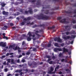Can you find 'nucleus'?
<instances>
[{"instance_id":"f257e3e1","label":"nucleus","mask_w":76,"mask_h":76,"mask_svg":"<svg viewBox=\"0 0 76 76\" xmlns=\"http://www.w3.org/2000/svg\"><path fill=\"white\" fill-rule=\"evenodd\" d=\"M35 32H33L32 34H31V33L30 32H29L28 33L27 35V37H28V35L29 37H28L27 39L28 41H31V39L32 38H31V37H32L33 38V41L34 42V41L36 39V38H35V37H35V35H37L38 37H41V36L38 34V33H39V31L35 30Z\"/></svg>"},{"instance_id":"f03ea898","label":"nucleus","mask_w":76,"mask_h":76,"mask_svg":"<svg viewBox=\"0 0 76 76\" xmlns=\"http://www.w3.org/2000/svg\"><path fill=\"white\" fill-rule=\"evenodd\" d=\"M31 19V18L30 17H28L27 18V19H26V18H25L24 19V22L21 23H20V25L21 26H22V25H24L25 23H26V24H27L28 25H29V24H30V25H33L34 24V22H32L31 23H30V22L29 21V20Z\"/></svg>"},{"instance_id":"7ed1b4c3","label":"nucleus","mask_w":76,"mask_h":76,"mask_svg":"<svg viewBox=\"0 0 76 76\" xmlns=\"http://www.w3.org/2000/svg\"><path fill=\"white\" fill-rule=\"evenodd\" d=\"M38 19H43V20H47L48 19V17L45 15L44 16L42 14H41L39 16H37Z\"/></svg>"},{"instance_id":"20e7f679","label":"nucleus","mask_w":76,"mask_h":76,"mask_svg":"<svg viewBox=\"0 0 76 76\" xmlns=\"http://www.w3.org/2000/svg\"><path fill=\"white\" fill-rule=\"evenodd\" d=\"M76 35H71V37L70 36H62V38H63L65 40H66L67 39H70L71 40L72 38L73 39L75 38H76Z\"/></svg>"},{"instance_id":"39448f33","label":"nucleus","mask_w":76,"mask_h":76,"mask_svg":"<svg viewBox=\"0 0 76 76\" xmlns=\"http://www.w3.org/2000/svg\"><path fill=\"white\" fill-rule=\"evenodd\" d=\"M15 45L14 44L12 45H10L9 48V49L10 50H11L12 48L13 50H18V53H20V50H19V47L18 48V46H17L15 48Z\"/></svg>"},{"instance_id":"423d86ee","label":"nucleus","mask_w":76,"mask_h":76,"mask_svg":"<svg viewBox=\"0 0 76 76\" xmlns=\"http://www.w3.org/2000/svg\"><path fill=\"white\" fill-rule=\"evenodd\" d=\"M54 41H57V42H63V39H61L60 38V37H56L54 39Z\"/></svg>"},{"instance_id":"0eeeda50","label":"nucleus","mask_w":76,"mask_h":76,"mask_svg":"<svg viewBox=\"0 0 76 76\" xmlns=\"http://www.w3.org/2000/svg\"><path fill=\"white\" fill-rule=\"evenodd\" d=\"M55 52H58V51H63V49L61 48H55L54 49Z\"/></svg>"},{"instance_id":"6e6552de","label":"nucleus","mask_w":76,"mask_h":76,"mask_svg":"<svg viewBox=\"0 0 76 76\" xmlns=\"http://www.w3.org/2000/svg\"><path fill=\"white\" fill-rule=\"evenodd\" d=\"M68 58V56H67L66 57V58L65 60L64 59H62L61 60V62H64L65 63H66V62H68V61L69 60V59H67V58Z\"/></svg>"},{"instance_id":"1a4fd4ad","label":"nucleus","mask_w":76,"mask_h":76,"mask_svg":"<svg viewBox=\"0 0 76 76\" xmlns=\"http://www.w3.org/2000/svg\"><path fill=\"white\" fill-rule=\"evenodd\" d=\"M0 46H2L4 48H5V47L6 46V42L3 43V42H1L0 43Z\"/></svg>"},{"instance_id":"9d476101","label":"nucleus","mask_w":76,"mask_h":76,"mask_svg":"<svg viewBox=\"0 0 76 76\" xmlns=\"http://www.w3.org/2000/svg\"><path fill=\"white\" fill-rule=\"evenodd\" d=\"M72 33H70L69 32L67 31L66 32V34L67 35H69V34H76V33L75 32V31H72Z\"/></svg>"},{"instance_id":"9b49d317","label":"nucleus","mask_w":76,"mask_h":76,"mask_svg":"<svg viewBox=\"0 0 76 76\" xmlns=\"http://www.w3.org/2000/svg\"><path fill=\"white\" fill-rule=\"evenodd\" d=\"M71 28V26H67L65 27V29H66L67 31H70Z\"/></svg>"},{"instance_id":"f8f14e48","label":"nucleus","mask_w":76,"mask_h":76,"mask_svg":"<svg viewBox=\"0 0 76 76\" xmlns=\"http://www.w3.org/2000/svg\"><path fill=\"white\" fill-rule=\"evenodd\" d=\"M60 22L61 23H68V22H66V20L65 19L62 20H61L60 21Z\"/></svg>"},{"instance_id":"ddd939ff","label":"nucleus","mask_w":76,"mask_h":76,"mask_svg":"<svg viewBox=\"0 0 76 76\" xmlns=\"http://www.w3.org/2000/svg\"><path fill=\"white\" fill-rule=\"evenodd\" d=\"M7 61L8 63H10V61H11L12 63L13 64H14V62H13L14 60H13V59H9L7 60Z\"/></svg>"},{"instance_id":"4468645a","label":"nucleus","mask_w":76,"mask_h":76,"mask_svg":"<svg viewBox=\"0 0 76 76\" xmlns=\"http://www.w3.org/2000/svg\"><path fill=\"white\" fill-rule=\"evenodd\" d=\"M25 13H26V14H28V13H30V14H32L33 12H32V10H29V12H28L27 11H25Z\"/></svg>"},{"instance_id":"2eb2a0df","label":"nucleus","mask_w":76,"mask_h":76,"mask_svg":"<svg viewBox=\"0 0 76 76\" xmlns=\"http://www.w3.org/2000/svg\"><path fill=\"white\" fill-rule=\"evenodd\" d=\"M54 70V69L52 67H51L50 68V71H49L48 72V73H49V74H51L52 73V72Z\"/></svg>"},{"instance_id":"dca6fc26","label":"nucleus","mask_w":76,"mask_h":76,"mask_svg":"<svg viewBox=\"0 0 76 76\" xmlns=\"http://www.w3.org/2000/svg\"><path fill=\"white\" fill-rule=\"evenodd\" d=\"M63 50V53H65V52H67L68 50L67 49L65 48H62Z\"/></svg>"},{"instance_id":"f3484780","label":"nucleus","mask_w":76,"mask_h":76,"mask_svg":"<svg viewBox=\"0 0 76 76\" xmlns=\"http://www.w3.org/2000/svg\"><path fill=\"white\" fill-rule=\"evenodd\" d=\"M3 14L4 15H8L9 13L7 12H6L4 11H3L2 12Z\"/></svg>"},{"instance_id":"a211bd4d","label":"nucleus","mask_w":76,"mask_h":76,"mask_svg":"<svg viewBox=\"0 0 76 76\" xmlns=\"http://www.w3.org/2000/svg\"><path fill=\"white\" fill-rule=\"evenodd\" d=\"M5 34H5V33H3L2 34L4 36V37H3L4 39H8V37L4 36V35H5Z\"/></svg>"},{"instance_id":"6ab92c4d","label":"nucleus","mask_w":76,"mask_h":76,"mask_svg":"<svg viewBox=\"0 0 76 76\" xmlns=\"http://www.w3.org/2000/svg\"><path fill=\"white\" fill-rule=\"evenodd\" d=\"M22 71V69L17 70L15 71V73H18H18H20V72H21Z\"/></svg>"},{"instance_id":"aec40b11","label":"nucleus","mask_w":76,"mask_h":76,"mask_svg":"<svg viewBox=\"0 0 76 76\" xmlns=\"http://www.w3.org/2000/svg\"><path fill=\"white\" fill-rule=\"evenodd\" d=\"M7 28L6 26H5L3 28H2V29L3 30H6Z\"/></svg>"},{"instance_id":"412c9836","label":"nucleus","mask_w":76,"mask_h":76,"mask_svg":"<svg viewBox=\"0 0 76 76\" xmlns=\"http://www.w3.org/2000/svg\"><path fill=\"white\" fill-rule=\"evenodd\" d=\"M59 56L61 57H63V58H64V56H63V54H62V53H60V54H59Z\"/></svg>"},{"instance_id":"4be33fe9","label":"nucleus","mask_w":76,"mask_h":76,"mask_svg":"<svg viewBox=\"0 0 76 76\" xmlns=\"http://www.w3.org/2000/svg\"><path fill=\"white\" fill-rule=\"evenodd\" d=\"M1 4L2 7H4V6H5V5H6V4H4V3H0V5Z\"/></svg>"},{"instance_id":"5701e85b","label":"nucleus","mask_w":76,"mask_h":76,"mask_svg":"<svg viewBox=\"0 0 76 76\" xmlns=\"http://www.w3.org/2000/svg\"><path fill=\"white\" fill-rule=\"evenodd\" d=\"M55 46V47H60V46H59V45H58V44L57 43H56L54 44Z\"/></svg>"},{"instance_id":"b1692460","label":"nucleus","mask_w":76,"mask_h":76,"mask_svg":"<svg viewBox=\"0 0 76 76\" xmlns=\"http://www.w3.org/2000/svg\"><path fill=\"white\" fill-rule=\"evenodd\" d=\"M51 42H52L51 41L49 42L48 44V47H50V46H51V45H51Z\"/></svg>"},{"instance_id":"393cba45","label":"nucleus","mask_w":76,"mask_h":76,"mask_svg":"<svg viewBox=\"0 0 76 76\" xmlns=\"http://www.w3.org/2000/svg\"><path fill=\"white\" fill-rule=\"evenodd\" d=\"M59 67V66L58 65L56 67V68L55 69V72L57 70V69H58Z\"/></svg>"},{"instance_id":"a878e982","label":"nucleus","mask_w":76,"mask_h":76,"mask_svg":"<svg viewBox=\"0 0 76 76\" xmlns=\"http://www.w3.org/2000/svg\"><path fill=\"white\" fill-rule=\"evenodd\" d=\"M72 22L73 23H76V21L73 20H72Z\"/></svg>"},{"instance_id":"bb28decb","label":"nucleus","mask_w":76,"mask_h":76,"mask_svg":"<svg viewBox=\"0 0 76 76\" xmlns=\"http://www.w3.org/2000/svg\"><path fill=\"white\" fill-rule=\"evenodd\" d=\"M7 48H8V47L7 46L6 48H5L4 49V51H6L7 49Z\"/></svg>"},{"instance_id":"cd10ccee","label":"nucleus","mask_w":76,"mask_h":76,"mask_svg":"<svg viewBox=\"0 0 76 76\" xmlns=\"http://www.w3.org/2000/svg\"><path fill=\"white\" fill-rule=\"evenodd\" d=\"M20 3H18V2H16V3H15V5H16V6L18 5V4H20Z\"/></svg>"},{"instance_id":"c85d7f7f","label":"nucleus","mask_w":76,"mask_h":76,"mask_svg":"<svg viewBox=\"0 0 76 76\" xmlns=\"http://www.w3.org/2000/svg\"><path fill=\"white\" fill-rule=\"evenodd\" d=\"M61 47H63L64 45V43H62L61 44Z\"/></svg>"},{"instance_id":"c756f323","label":"nucleus","mask_w":76,"mask_h":76,"mask_svg":"<svg viewBox=\"0 0 76 76\" xmlns=\"http://www.w3.org/2000/svg\"><path fill=\"white\" fill-rule=\"evenodd\" d=\"M4 70L5 72H6L7 71L8 69L7 68H6L4 69Z\"/></svg>"},{"instance_id":"7c9ffc66","label":"nucleus","mask_w":76,"mask_h":76,"mask_svg":"<svg viewBox=\"0 0 76 76\" xmlns=\"http://www.w3.org/2000/svg\"><path fill=\"white\" fill-rule=\"evenodd\" d=\"M49 64H53V62L52 61H50L49 62Z\"/></svg>"},{"instance_id":"2f4dec72","label":"nucleus","mask_w":76,"mask_h":76,"mask_svg":"<svg viewBox=\"0 0 76 76\" xmlns=\"http://www.w3.org/2000/svg\"><path fill=\"white\" fill-rule=\"evenodd\" d=\"M73 41H74V40H72L71 42H70V44H73Z\"/></svg>"},{"instance_id":"473e14b6","label":"nucleus","mask_w":76,"mask_h":76,"mask_svg":"<svg viewBox=\"0 0 76 76\" xmlns=\"http://www.w3.org/2000/svg\"><path fill=\"white\" fill-rule=\"evenodd\" d=\"M22 37L23 38H25L26 37V36L24 34L22 36Z\"/></svg>"},{"instance_id":"72a5a7b5","label":"nucleus","mask_w":76,"mask_h":76,"mask_svg":"<svg viewBox=\"0 0 76 76\" xmlns=\"http://www.w3.org/2000/svg\"><path fill=\"white\" fill-rule=\"evenodd\" d=\"M17 13L18 14H15V16H18V15H19V14H20V13H19V12H18Z\"/></svg>"},{"instance_id":"f704fd0d","label":"nucleus","mask_w":76,"mask_h":76,"mask_svg":"<svg viewBox=\"0 0 76 76\" xmlns=\"http://www.w3.org/2000/svg\"><path fill=\"white\" fill-rule=\"evenodd\" d=\"M61 19V17H59L58 18V20H60V19Z\"/></svg>"},{"instance_id":"c9c22d12","label":"nucleus","mask_w":76,"mask_h":76,"mask_svg":"<svg viewBox=\"0 0 76 76\" xmlns=\"http://www.w3.org/2000/svg\"><path fill=\"white\" fill-rule=\"evenodd\" d=\"M26 55H29V54H30V52H27L26 53Z\"/></svg>"},{"instance_id":"e433bc0d","label":"nucleus","mask_w":76,"mask_h":76,"mask_svg":"<svg viewBox=\"0 0 76 76\" xmlns=\"http://www.w3.org/2000/svg\"><path fill=\"white\" fill-rule=\"evenodd\" d=\"M66 72H69V71H70V70H69V69H66Z\"/></svg>"},{"instance_id":"4c0bfd02","label":"nucleus","mask_w":76,"mask_h":76,"mask_svg":"<svg viewBox=\"0 0 76 76\" xmlns=\"http://www.w3.org/2000/svg\"><path fill=\"white\" fill-rule=\"evenodd\" d=\"M5 57H6V56L4 55L2 56L1 58H5Z\"/></svg>"},{"instance_id":"58836bf2","label":"nucleus","mask_w":76,"mask_h":76,"mask_svg":"<svg viewBox=\"0 0 76 76\" xmlns=\"http://www.w3.org/2000/svg\"><path fill=\"white\" fill-rule=\"evenodd\" d=\"M15 76H19V74H16L15 75Z\"/></svg>"},{"instance_id":"ea45409f","label":"nucleus","mask_w":76,"mask_h":76,"mask_svg":"<svg viewBox=\"0 0 76 76\" xmlns=\"http://www.w3.org/2000/svg\"><path fill=\"white\" fill-rule=\"evenodd\" d=\"M10 26H13V23H10Z\"/></svg>"},{"instance_id":"a19ab883","label":"nucleus","mask_w":76,"mask_h":76,"mask_svg":"<svg viewBox=\"0 0 76 76\" xmlns=\"http://www.w3.org/2000/svg\"><path fill=\"white\" fill-rule=\"evenodd\" d=\"M21 61L23 62V63H24L25 61V59H23L22 61Z\"/></svg>"},{"instance_id":"79ce46f5","label":"nucleus","mask_w":76,"mask_h":76,"mask_svg":"<svg viewBox=\"0 0 76 76\" xmlns=\"http://www.w3.org/2000/svg\"><path fill=\"white\" fill-rule=\"evenodd\" d=\"M47 58H51V57L49 56H47Z\"/></svg>"},{"instance_id":"37998d69","label":"nucleus","mask_w":76,"mask_h":76,"mask_svg":"<svg viewBox=\"0 0 76 76\" xmlns=\"http://www.w3.org/2000/svg\"><path fill=\"white\" fill-rule=\"evenodd\" d=\"M25 42H23L22 43V45H25Z\"/></svg>"},{"instance_id":"c03bdc74","label":"nucleus","mask_w":76,"mask_h":76,"mask_svg":"<svg viewBox=\"0 0 76 76\" xmlns=\"http://www.w3.org/2000/svg\"><path fill=\"white\" fill-rule=\"evenodd\" d=\"M33 51H36V48H33Z\"/></svg>"},{"instance_id":"a18cd8bd","label":"nucleus","mask_w":76,"mask_h":76,"mask_svg":"<svg viewBox=\"0 0 76 76\" xmlns=\"http://www.w3.org/2000/svg\"><path fill=\"white\" fill-rule=\"evenodd\" d=\"M22 56V55H20L19 56V57L18 58H20V57H21Z\"/></svg>"},{"instance_id":"49530a36","label":"nucleus","mask_w":76,"mask_h":76,"mask_svg":"<svg viewBox=\"0 0 76 76\" xmlns=\"http://www.w3.org/2000/svg\"><path fill=\"white\" fill-rule=\"evenodd\" d=\"M55 28V26H53L52 27H51L50 28L51 29H53V28Z\"/></svg>"},{"instance_id":"de8ad7c7","label":"nucleus","mask_w":76,"mask_h":76,"mask_svg":"<svg viewBox=\"0 0 76 76\" xmlns=\"http://www.w3.org/2000/svg\"><path fill=\"white\" fill-rule=\"evenodd\" d=\"M6 61H5L3 63V64H4V65H6Z\"/></svg>"},{"instance_id":"09e8293b","label":"nucleus","mask_w":76,"mask_h":76,"mask_svg":"<svg viewBox=\"0 0 76 76\" xmlns=\"http://www.w3.org/2000/svg\"><path fill=\"white\" fill-rule=\"evenodd\" d=\"M12 29H15L16 28V27H13L12 28Z\"/></svg>"},{"instance_id":"8fccbe9b","label":"nucleus","mask_w":76,"mask_h":76,"mask_svg":"<svg viewBox=\"0 0 76 76\" xmlns=\"http://www.w3.org/2000/svg\"><path fill=\"white\" fill-rule=\"evenodd\" d=\"M59 74H63V73L61 72H60L59 73Z\"/></svg>"},{"instance_id":"3c124183","label":"nucleus","mask_w":76,"mask_h":76,"mask_svg":"<svg viewBox=\"0 0 76 76\" xmlns=\"http://www.w3.org/2000/svg\"><path fill=\"white\" fill-rule=\"evenodd\" d=\"M1 10H4V9L3 7H1Z\"/></svg>"},{"instance_id":"603ef678","label":"nucleus","mask_w":76,"mask_h":76,"mask_svg":"<svg viewBox=\"0 0 76 76\" xmlns=\"http://www.w3.org/2000/svg\"><path fill=\"white\" fill-rule=\"evenodd\" d=\"M56 58V57L55 56H53L52 57L53 59H54Z\"/></svg>"},{"instance_id":"864d4df0","label":"nucleus","mask_w":76,"mask_h":76,"mask_svg":"<svg viewBox=\"0 0 76 76\" xmlns=\"http://www.w3.org/2000/svg\"><path fill=\"white\" fill-rule=\"evenodd\" d=\"M22 54L23 56H25V54L24 53H22Z\"/></svg>"},{"instance_id":"5fc2aeb1","label":"nucleus","mask_w":76,"mask_h":76,"mask_svg":"<svg viewBox=\"0 0 76 76\" xmlns=\"http://www.w3.org/2000/svg\"><path fill=\"white\" fill-rule=\"evenodd\" d=\"M73 28H75L76 29V25L74 27H73Z\"/></svg>"},{"instance_id":"6e6d98bb","label":"nucleus","mask_w":76,"mask_h":76,"mask_svg":"<svg viewBox=\"0 0 76 76\" xmlns=\"http://www.w3.org/2000/svg\"><path fill=\"white\" fill-rule=\"evenodd\" d=\"M17 63H19V59H18L17 61Z\"/></svg>"},{"instance_id":"4d7b16f0","label":"nucleus","mask_w":76,"mask_h":76,"mask_svg":"<svg viewBox=\"0 0 76 76\" xmlns=\"http://www.w3.org/2000/svg\"><path fill=\"white\" fill-rule=\"evenodd\" d=\"M9 53H7L6 54L7 56H9Z\"/></svg>"},{"instance_id":"13d9d810","label":"nucleus","mask_w":76,"mask_h":76,"mask_svg":"<svg viewBox=\"0 0 76 76\" xmlns=\"http://www.w3.org/2000/svg\"><path fill=\"white\" fill-rule=\"evenodd\" d=\"M69 54V55H70L71 54V52H68Z\"/></svg>"},{"instance_id":"bf43d9fd","label":"nucleus","mask_w":76,"mask_h":76,"mask_svg":"<svg viewBox=\"0 0 76 76\" xmlns=\"http://www.w3.org/2000/svg\"><path fill=\"white\" fill-rule=\"evenodd\" d=\"M23 3V0H21V2H20L21 3Z\"/></svg>"},{"instance_id":"052dcab7","label":"nucleus","mask_w":76,"mask_h":76,"mask_svg":"<svg viewBox=\"0 0 76 76\" xmlns=\"http://www.w3.org/2000/svg\"><path fill=\"white\" fill-rule=\"evenodd\" d=\"M50 60H51V59H49L48 60V61L49 62V61H50Z\"/></svg>"},{"instance_id":"680f3d73","label":"nucleus","mask_w":76,"mask_h":76,"mask_svg":"<svg viewBox=\"0 0 76 76\" xmlns=\"http://www.w3.org/2000/svg\"><path fill=\"white\" fill-rule=\"evenodd\" d=\"M35 27H37V25H35L33 27V28H35Z\"/></svg>"},{"instance_id":"e2e57ef3","label":"nucleus","mask_w":76,"mask_h":76,"mask_svg":"<svg viewBox=\"0 0 76 76\" xmlns=\"http://www.w3.org/2000/svg\"><path fill=\"white\" fill-rule=\"evenodd\" d=\"M17 19V20H19V17H17L16 18Z\"/></svg>"},{"instance_id":"0e129e2a","label":"nucleus","mask_w":76,"mask_h":76,"mask_svg":"<svg viewBox=\"0 0 76 76\" xmlns=\"http://www.w3.org/2000/svg\"><path fill=\"white\" fill-rule=\"evenodd\" d=\"M69 64H72V62L70 61L69 62Z\"/></svg>"},{"instance_id":"69168bd1","label":"nucleus","mask_w":76,"mask_h":76,"mask_svg":"<svg viewBox=\"0 0 76 76\" xmlns=\"http://www.w3.org/2000/svg\"><path fill=\"white\" fill-rule=\"evenodd\" d=\"M19 66L20 67H22V65H19Z\"/></svg>"},{"instance_id":"338daca9","label":"nucleus","mask_w":76,"mask_h":76,"mask_svg":"<svg viewBox=\"0 0 76 76\" xmlns=\"http://www.w3.org/2000/svg\"><path fill=\"white\" fill-rule=\"evenodd\" d=\"M10 74H9L7 75V76H10Z\"/></svg>"},{"instance_id":"774afa93","label":"nucleus","mask_w":76,"mask_h":76,"mask_svg":"<svg viewBox=\"0 0 76 76\" xmlns=\"http://www.w3.org/2000/svg\"><path fill=\"white\" fill-rule=\"evenodd\" d=\"M22 75V72H21L20 73V75Z\"/></svg>"}]
</instances>
